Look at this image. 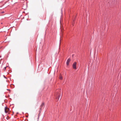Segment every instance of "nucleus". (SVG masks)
Returning <instances> with one entry per match:
<instances>
[{
  "label": "nucleus",
  "mask_w": 121,
  "mask_h": 121,
  "mask_svg": "<svg viewBox=\"0 0 121 121\" xmlns=\"http://www.w3.org/2000/svg\"><path fill=\"white\" fill-rule=\"evenodd\" d=\"M76 62H74L73 65V69H76Z\"/></svg>",
  "instance_id": "1"
},
{
  "label": "nucleus",
  "mask_w": 121,
  "mask_h": 121,
  "mask_svg": "<svg viewBox=\"0 0 121 121\" xmlns=\"http://www.w3.org/2000/svg\"><path fill=\"white\" fill-rule=\"evenodd\" d=\"M9 109L8 108L6 107L5 108V111L6 113H7L9 111Z\"/></svg>",
  "instance_id": "2"
},
{
  "label": "nucleus",
  "mask_w": 121,
  "mask_h": 121,
  "mask_svg": "<svg viewBox=\"0 0 121 121\" xmlns=\"http://www.w3.org/2000/svg\"><path fill=\"white\" fill-rule=\"evenodd\" d=\"M60 95V94H59L58 93L56 95V98L58 99V100L59 99Z\"/></svg>",
  "instance_id": "3"
},
{
  "label": "nucleus",
  "mask_w": 121,
  "mask_h": 121,
  "mask_svg": "<svg viewBox=\"0 0 121 121\" xmlns=\"http://www.w3.org/2000/svg\"><path fill=\"white\" fill-rule=\"evenodd\" d=\"M70 60V59L69 58L68 59L66 62V64L67 65H69V62Z\"/></svg>",
  "instance_id": "4"
},
{
  "label": "nucleus",
  "mask_w": 121,
  "mask_h": 121,
  "mask_svg": "<svg viewBox=\"0 0 121 121\" xmlns=\"http://www.w3.org/2000/svg\"><path fill=\"white\" fill-rule=\"evenodd\" d=\"M44 104L43 103H42V104H41V106H40V107L42 108L44 106Z\"/></svg>",
  "instance_id": "5"
},
{
  "label": "nucleus",
  "mask_w": 121,
  "mask_h": 121,
  "mask_svg": "<svg viewBox=\"0 0 121 121\" xmlns=\"http://www.w3.org/2000/svg\"><path fill=\"white\" fill-rule=\"evenodd\" d=\"M59 79L60 80H62V77L61 75H60L59 77Z\"/></svg>",
  "instance_id": "6"
},
{
  "label": "nucleus",
  "mask_w": 121,
  "mask_h": 121,
  "mask_svg": "<svg viewBox=\"0 0 121 121\" xmlns=\"http://www.w3.org/2000/svg\"><path fill=\"white\" fill-rule=\"evenodd\" d=\"M6 67H5L4 68V69L5 70L6 69Z\"/></svg>",
  "instance_id": "7"
},
{
  "label": "nucleus",
  "mask_w": 121,
  "mask_h": 121,
  "mask_svg": "<svg viewBox=\"0 0 121 121\" xmlns=\"http://www.w3.org/2000/svg\"><path fill=\"white\" fill-rule=\"evenodd\" d=\"M63 29V28H62V27H61V31H62V30Z\"/></svg>",
  "instance_id": "8"
},
{
  "label": "nucleus",
  "mask_w": 121,
  "mask_h": 121,
  "mask_svg": "<svg viewBox=\"0 0 121 121\" xmlns=\"http://www.w3.org/2000/svg\"><path fill=\"white\" fill-rule=\"evenodd\" d=\"M1 13H4V12H2Z\"/></svg>",
  "instance_id": "9"
}]
</instances>
